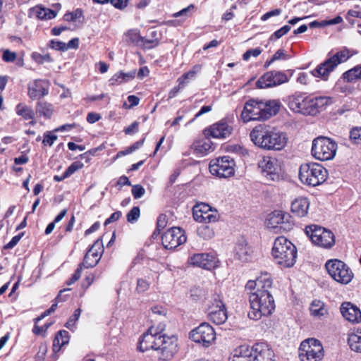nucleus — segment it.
<instances>
[{
  "label": "nucleus",
  "instance_id": "10",
  "mask_svg": "<svg viewBox=\"0 0 361 361\" xmlns=\"http://www.w3.org/2000/svg\"><path fill=\"white\" fill-rule=\"evenodd\" d=\"M349 50L344 48L329 58L312 71L315 77H322L326 80L329 73L331 72L339 63L347 61L350 58Z\"/></svg>",
  "mask_w": 361,
  "mask_h": 361
},
{
  "label": "nucleus",
  "instance_id": "15",
  "mask_svg": "<svg viewBox=\"0 0 361 361\" xmlns=\"http://www.w3.org/2000/svg\"><path fill=\"white\" fill-rule=\"evenodd\" d=\"M164 327L159 325L157 328L151 326L147 331L144 333L139 339L137 349L141 352L149 350H157L158 345V339L160 338Z\"/></svg>",
  "mask_w": 361,
  "mask_h": 361
},
{
  "label": "nucleus",
  "instance_id": "8",
  "mask_svg": "<svg viewBox=\"0 0 361 361\" xmlns=\"http://www.w3.org/2000/svg\"><path fill=\"white\" fill-rule=\"evenodd\" d=\"M323 357V347L318 340L308 338L301 343L299 348L301 361H320Z\"/></svg>",
  "mask_w": 361,
  "mask_h": 361
},
{
  "label": "nucleus",
  "instance_id": "11",
  "mask_svg": "<svg viewBox=\"0 0 361 361\" xmlns=\"http://www.w3.org/2000/svg\"><path fill=\"white\" fill-rule=\"evenodd\" d=\"M235 161L229 156L212 159L209 163V171L219 178H228L234 175Z\"/></svg>",
  "mask_w": 361,
  "mask_h": 361
},
{
  "label": "nucleus",
  "instance_id": "12",
  "mask_svg": "<svg viewBox=\"0 0 361 361\" xmlns=\"http://www.w3.org/2000/svg\"><path fill=\"white\" fill-rule=\"evenodd\" d=\"M156 350L160 354V360L166 361L172 359L178 350L177 336L174 335L169 336L161 333L160 338L158 339Z\"/></svg>",
  "mask_w": 361,
  "mask_h": 361
},
{
  "label": "nucleus",
  "instance_id": "58",
  "mask_svg": "<svg viewBox=\"0 0 361 361\" xmlns=\"http://www.w3.org/2000/svg\"><path fill=\"white\" fill-rule=\"evenodd\" d=\"M128 1L129 0H109V2L116 8L123 10L127 6Z\"/></svg>",
  "mask_w": 361,
  "mask_h": 361
},
{
  "label": "nucleus",
  "instance_id": "14",
  "mask_svg": "<svg viewBox=\"0 0 361 361\" xmlns=\"http://www.w3.org/2000/svg\"><path fill=\"white\" fill-rule=\"evenodd\" d=\"M190 338L192 341L207 348L214 343L216 334L212 326L202 323L190 331Z\"/></svg>",
  "mask_w": 361,
  "mask_h": 361
},
{
  "label": "nucleus",
  "instance_id": "6",
  "mask_svg": "<svg viewBox=\"0 0 361 361\" xmlns=\"http://www.w3.org/2000/svg\"><path fill=\"white\" fill-rule=\"evenodd\" d=\"M337 144L326 137H318L312 142V154L319 161L332 159L336 153Z\"/></svg>",
  "mask_w": 361,
  "mask_h": 361
},
{
  "label": "nucleus",
  "instance_id": "34",
  "mask_svg": "<svg viewBox=\"0 0 361 361\" xmlns=\"http://www.w3.org/2000/svg\"><path fill=\"white\" fill-rule=\"evenodd\" d=\"M16 114L22 116L25 120L34 119L35 112L33 109L23 103L18 104L16 107Z\"/></svg>",
  "mask_w": 361,
  "mask_h": 361
},
{
  "label": "nucleus",
  "instance_id": "52",
  "mask_svg": "<svg viewBox=\"0 0 361 361\" xmlns=\"http://www.w3.org/2000/svg\"><path fill=\"white\" fill-rule=\"evenodd\" d=\"M288 59L289 56L283 49H279L272 56V61H274L279 60H287Z\"/></svg>",
  "mask_w": 361,
  "mask_h": 361
},
{
  "label": "nucleus",
  "instance_id": "16",
  "mask_svg": "<svg viewBox=\"0 0 361 361\" xmlns=\"http://www.w3.org/2000/svg\"><path fill=\"white\" fill-rule=\"evenodd\" d=\"M288 75L283 71H271L264 73L256 82L257 88L263 89L279 86L288 82Z\"/></svg>",
  "mask_w": 361,
  "mask_h": 361
},
{
  "label": "nucleus",
  "instance_id": "35",
  "mask_svg": "<svg viewBox=\"0 0 361 361\" xmlns=\"http://www.w3.org/2000/svg\"><path fill=\"white\" fill-rule=\"evenodd\" d=\"M54 111L53 105L46 102H39L36 106V112L47 118H51Z\"/></svg>",
  "mask_w": 361,
  "mask_h": 361
},
{
  "label": "nucleus",
  "instance_id": "1",
  "mask_svg": "<svg viewBox=\"0 0 361 361\" xmlns=\"http://www.w3.org/2000/svg\"><path fill=\"white\" fill-rule=\"evenodd\" d=\"M250 137L256 146L267 150L280 151L286 147L288 141L286 134L274 131L265 125L254 128Z\"/></svg>",
  "mask_w": 361,
  "mask_h": 361
},
{
  "label": "nucleus",
  "instance_id": "13",
  "mask_svg": "<svg viewBox=\"0 0 361 361\" xmlns=\"http://www.w3.org/2000/svg\"><path fill=\"white\" fill-rule=\"evenodd\" d=\"M266 354H271L269 349L265 344L259 343L256 344L252 350L247 348H241L239 354L235 353L230 361H260Z\"/></svg>",
  "mask_w": 361,
  "mask_h": 361
},
{
  "label": "nucleus",
  "instance_id": "23",
  "mask_svg": "<svg viewBox=\"0 0 361 361\" xmlns=\"http://www.w3.org/2000/svg\"><path fill=\"white\" fill-rule=\"evenodd\" d=\"M231 132L232 128L224 121L214 123L204 130L205 135H211L214 138H226L231 134Z\"/></svg>",
  "mask_w": 361,
  "mask_h": 361
},
{
  "label": "nucleus",
  "instance_id": "26",
  "mask_svg": "<svg viewBox=\"0 0 361 361\" xmlns=\"http://www.w3.org/2000/svg\"><path fill=\"white\" fill-rule=\"evenodd\" d=\"M97 247H98L99 249H101V247H102V241L99 239H97L94 242L84 257L83 262L81 264L85 268H92L98 264L100 256L98 251L94 249Z\"/></svg>",
  "mask_w": 361,
  "mask_h": 361
},
{
  "label": "nucleus",
  "instance_id": "62",
  "mask_svg": "<svg viewBox=\"0 0 361 361\" xmlns=\"http://www.w3.org/2000/svg\"><path fill=\"white\" fill-rule=\"evenodd\" d=\"M121 216V212L118 211L116 212H114L109 218H108L105 222L104 225H108L112 222L116 221L119 219V218Z\"/></svg>",
  "mask_w": 361,
  "mask_h": 361
},
{
  "label": "nucleus",
  "instance_id": "55",
  "mask_svg": "<svg viewBox=\"0 0 361 361\" xmlns=\"http://www.w3.org/2000/svg\"><path fill=\"white\" fill-rule=\"evenodd\" d=\"M159 42L158 38L147 39L144 37V40H142L141 42V45H143L149 49L156 47L159 45Z\"/></svg>",
  "mask_w": 361,
  "mask_h": 361
},
{
  "label": "nucleus",
  "instance_id": "38",
  "mask_svg": "<svg viewBox=\"0 0 361 361\" xmlns=\"http://www.w3.org/2000/svg\"><path fill=\"white\" fill-rule=\"evenodd\" d=\"M288 106L292 111L303 114L304 106H305V99L294 97L289 101Z\"/></svg>",
  "mask_w": 361,
  "mask_h": 361
},
{
  "label": "nucleus",
  "instance_id": "39",
  "mask_svg": "<svg viewBox=\"0 0 361 361\" xmlns=\"http://www.w3.org/2000/svg\"><path fill=\"white\" fill-rule=\"evenodd\" d=\"M312 101L317 114L321 109L331 104L332 102V98L329 97H318L312 98Z\"/></svg>",
  "mask_w": 361,
  "mask_h": 361
},
{
  "label": "nucleus",
  "instance_id": "28",
  "mask_svg": "<svg viewBox=\"0 0 361 361\" xmlns=\"http://www.w3.org/2000/svg\"><path fill=\"white\" fill-rule=\"evenodd\" d=\"M310 202L307 198L300 197L296 198L291 204V211L299 217L305 216L307 214Z\"/></svg>",
  "mask_w": 361,
  "mask_h": 361
},
{
  "label": "nucleus",
  "instance_id": "2",
  "mask_svg": "<svg viewBox=\"0 0 361 361\" xmlns=\"http://www.w3.org/2000/svg\"><path fill=\"white\" fill-rule=\"evenodd\" d=\"M279 110V104L275 100L263 102L250 99L244 106L241 117L245 122L255 120H267L276 115Z\"/></svg>",
  "mask_w": 361,
  "mask_h": 361
},
{
  "label": "nucleus",
  "instance_id": "51",
  "mask_svg": "<svg viewBox=\"0 0 361 361\" xmlns=\"http://www.w3.org/2000/svg\"><path fill=\"white\" fill-rule=\"evenodd\" d=\"M145 193V188L140 185H135L132 188V194L135 199L142 197Z\"/></svg>",
  "mask_w": 361,
  "mask_h": 361
},
{
  "label": "nucleus",
  "instance_id": "9",
  "mask_svg": "<svg viewBox=\"0 0 361 361\" xmlns=\"http://www.w3.org/2000/svg\"><path fill=\"white\" fill-rule=\"evenodd\" d=\"M325 267L329 275L338 283L348 284L353 278L352 271L341 260L330 259L326 262Z\"/></svg>",
  "mask_w": 361,
  "mask_h": 361
},
{
  "label": "nucleus",
  "instance_id": "41",
  "mask_svg": "<svg viewBox=\"0 0 361 361\" xmlns=\"http://www.w3.org/2000/svg\"><path fill=\"white\" fill-rule=\"evenodd\" d=\"M127 40L137 45H141L142 40L144 37H141L139 32L136 30H130L126 33Z\"/></svg>",
  "mask_w": 361,
  "mask_h": 361
},
{
  "label": "nucleus",
  "instance_id": "20",
  "mask_svg": "<svg viewBox=\"0 0 361 361\" xmlns=\"http://www.w3.org/2000/svg\"><path fill=\"white\" fill-rule=\"evenodd\" d=\"M258 166L267 180L275 181L279 179V166L275 158L265 157L259 161Z\"/></svg>",
  "mask_w": 361,
  "mask_h": 361
},
{
  "label": "nucleus",
  "instance_id": "32",
  "mask_svg": "<svg viewBox=\"0 0 361 361\" xmlns=\"http://www.w3.org/2000/svg\"><path fill=\"white\" fill-rule=\"evenodd\" d=\"M68 332L66 330H60L56 335L53 342V350L58 352L61 348L68 343Z\"/></svg>",
  "mask_w": 361,
  "mask_h": 361
},
{
  "label": "nucleus",
  "instance_id": "22",
  "mask_svg": "<svg viewBox=\"0 0 361 361\" xmlns=\"http://www.w3.org/2000/svg\"><path fill=\"white\" fill-rule=\"evenodd\" d=\"M272 288V281L270 276L267 274H263L256 280H250L247 281L245 289L250 292L260 290L266 291L267 293H271L270 289Z\"/></svg>",
  "mask_w": 361,
  "mask_h": 361
},
{
  "label": "nucleus",
  "instance_id": "37",
  "mask_svg": "<svg viewBox=\"0 0 361 361\" xmlns=\"http://www.w3.org/2000/svg\"><path fill=\"white\" fill-rule=\"evenodd\" d=\"M348 344L352 350L361 353V331H357L350 335Z\"/></svg>",
  "mask_w": 361,
  "mask_h": 361
},
{
  "label": "nucleus",
  "instance_id": "49",
  "mask_svg": "<svg viewBox=\"0 0 361 361\" xmlns=\"http://www.w3.org/2000/svg\"><path fill=\"white\" fill-rule=\"evenodd\" d=\"M291 29V27L290 25H286L283 26L279 30H276L273 33V35L270 37V40H272L273 38L275 39H279L283 35H285L286 33H288Z\"/></svg>",
  "mask_w": 361,
  "mask_h": 361
},
{
  "label": "nucleus",
  "instance_id": "17",
  "mask_svg": "<svg viewBox=\"0 0 361 361\" xmlns=\"http://www.w3.org/2000/svg\"><path fill=\"white\" fill-rule=\"evenodd\" d=\"M185 231L180 227H173L167 230L161 236L162 245L166 249L172 250L186 241Z\"/></svg>",
  "mask_w": 361,
  "mask_h": 361
},
{
  "label": "nucleus",
  "instance_id": "42",
  "mask_svg": "<svg viewBox=\"0 0 361 361\" xmlns=\"http://www.w3.org/2000/svg\"><path fill=\"white\" fill-rule=\"evenodd\" d=\"M343 75L344 78L347 79L348 81L361 79V66H355V68L346 71Z\"/></svg>",
  "mask_w": 361,
  "mask_h": 361
},
{
  "label": "nucleus",
  "instance_id": "61",
  "mask_svg": "<svg viewBox=\"0 0 361 361\" xmlns=\"http://www.w3.org/2000/svg\"><path fill=\"white\" fill-rule=\"evenodd\" d=\"M56 139H57V136L55 135L46 134L44 135V138L42 142L44 145H48L49 146H51L53 145L54 142Z\"/></svg>",
  "mask_w": 361,
  "mask_h": 361
},
{
  "label": "nucleus",
  "instance_id": "40",
  "mask_svg": "<svg viewBox=\"0 0 361 361\" xmlns=\"http://www.w3.org/2000/svg\"><path fill=\"white\" fill-rule=\"evenodd\" d=\"M197 232L198 235L204 240H209L214 235L213 228L208 225L200 226L198 227Z\"/></svg>",
  "mask_w": 361,
  "mask_h": 361
},
{
  "label": "nucleus",
  "instance_id": "36",
  "mask_svg": "<svg viewBox=\"0 0 361 361\" xmlns=\"http://www.w3.org/2000/svg\"><path fill=\"white\" fill-rule=\"evenodd\" d=\"M286 216H287L283 212L275 211L270 214L267 224L269 226L273 228L277 227L278 225L284 223Z\"/></svg>",
  "mask_w": 361,
  "mask_h": 361
},
{
  "label": "nucleus",
  "instance_id": "43",
  "mask_svg": "<svg viewBox=\"0 0 361 361\" xmlns=\"http://www.w3.org/2000/svg\"><path fill=\"white\" fill-rule=\"evenodd\" d=\"M168 223V219L166 215L165 214H160L157 221V228L155 231L154 232L153 235L159 234L161 231V230L164 229Z\"/></svg>",
  "mask_w": 361,
  "mask_h": 361
},
{
  "label": "nucleus",
  "instance_id": "64",
  "mask_svg": "<svg viewBox=\"0 0 361 361\" xmlns=\"http://www.w3.org/2000/svg\"><path fill=\"white\" fill-rule=\"evenodd\" d=\"M99 114L94 112H90L87 116V121L90 123H94L100 119Z\"/></svg>",
  "mask_w": 361,
  "mask_h": 361
},
{
  "label": "nucleus",
  "instance_id": "29",
  "mask_svg": "<svg viewBox=\"0 0 361 361\" xmlns=\"http://www.w3.org/2000/svg\"><path fill=\"white\" fill-rule=\"evenodd\" d=\"M192 148L197 155L201 157L214 150L212 142L207 138L195 142Z\"/></svg>",
  "mask_w": 361,
  "mask_h": 361
},
{
  "label": "nucleus",
  "instance_id": "27",
  "mask_svg": "<svg viewBox=\"0 0 361 361\" xmlns=\"http://www.w3.org/2000/svg\"><path fill=\"white\" fill-rule=\"evenodd\" d=\"M252 250L244 239L238 240L234 250L235 258L243 262H248L251 258Z\"/></svg>",
  "mask_w": 361,
  "mask_h": 361
},
{
  "label": "nucleus",
  "instance_id": "60",
  "mask_svg": "<svg viewBox=\"0 0 361 361\" xmlns=\"http://www.w3.org/2000/svg\"><path fill=\"white\" fill-rule=\"evenodd\" d=\"M281 13V10L279 8H276V9L270 11L266 13L265 14H264L261 17V20L263 21H265L272 16H276L280 15Z\"/></svg>",
  "mask_w": 361,
  "mask_h": 361
},
{
  "label": "nucleus",
  "instance_id": "19",
  "mask_svg": "<svg viewBox=\"0 0 361 361\" xmlns=\"http://www.w3.org/2000/svg\"><path fill=\"white\" fill-rule=\"evenodd\" d=\"M219 260L214 255L209 253L194 254L188 259L191 265L211 270L218 267Z\"/></svg>",
  "mask_w": 361,
  "mask_h": 361
},
{
  "label": "nucleus",
  "instance_id": "5",
  "mask_svg": "<svg viewBox=\"0 0 361 361\" xmlns=\"http://www.w3.org/2000/svg\"><path fill=\"white\" fill-rule=\"evenodd\" d=\"M327 177V170L318 163H305L302 164L299 169L300 181L308 186L319 185L326 180Z\"/></svg>",
  "mask_w": 361,
  "mask_h": 361
},
{
  "label": "nucleus",
  "instance_id": "56",
  "mask_svg": "<svg viewBox=\"0 0 361 361\" xmlns=\"http://www.w3.org/2000/svg\"><path fill=\"white\" fill-rule=\"evenodd\" d=\"M23 235H24V233H21L13 237L11 240L8 243H7L6 245H4V249L8 250V249H11L13 247H15L18 243V242L20 241L21 238L23 236Z\"/></svg>",
  "mask_w": 361,
  "mask_h": 361
},
{
  "label": "nucleus",
  "instance_id": "50",
  "mask_svg": "<svg viewBox=\"0 0 361 361\" xmlns=\"http://www.w3.org/2000/svg\"><path fill=\"white\" fill-rule=\"evenodd\" d=\"M32 58L38 63H43L44 62H51L52 61L49 54L42 55L38 53H33Z\"/></svg>",
  "mask_w": 361,
  "mask_h": 361
},
{
  "label": "nucleus",
  "instance_id": "45",
  "mask_svg": "<svg viewBox=\"0 0 361 361\" xmlns=\"http://www.w3.org/2000/svg\"><path fill=\"white\" fill-rule=\"evenodd\" d=\"M84 166V164L79 161H74L72 163L65 171V176H71L77 171L81 169Z\"/></svg>",
  "mask_w": 361,
  "mask_h": 361
},
{
  "label": "nucleus",
  "instance_id": "46",
  "mask_svg": "<svg viewBox=\"0 0 361 361\" xmlns=\"http://www.w3.org/2000/svg\"><path fill=\"white\" fill-rule=\"evenodd\" d=\"M350 138L355 144H361V127L354 128L350 133Z\"/></svg>",
  "mask_w": 361,
  "mask_h": 361
},
{
  "label": "nucleus",
  "instance_id": "57",
  "mask_svg": "<svg viewBox=\"0 0 361 361\" xmlns=\"http://www.w3.org/2000/svg\"><path fill=\"white\" fill-rule=\"evenodd\" d=\"M2 59L4 61L13 62L16 59V54L15 52L11 51L8 49H6L3 53Z\"/></svg>",
  "mask_w": 361,
  "mask_h": 361
},
{
  "label": "nucleus",
  "instance_id": "63",
  "mask_svg": "<svg viewBox=\"0 0 361 361\" xmlns=\"http://www.w3.org/2000/svg\"><path fill=\"white\" fill-rule=\"evenodd\" d=\"M194 8V6L192 4L189 5L188 7L182 9L181 11L173 14V16L177 18L179 16H188V13L190 12Z\"/></svg>",
  "mask_w": 361,
  "mask_h": 361
},
{
  "label": "nucleus",
  "instance_id": "31",
  "mask_svg": "<svg viewBox=\"0 0 361 361\" xmlns=\"http://www.w3.org/2000/svg\"><path fill=\"white\" fill-rule=\"evenodd\" d=\"M311 314L314 317L321 319L328 315V310L324 303L319 300H314L310 308Z\"/></svg>",
  "mask_w": 361,
  "mask_h": 361
},
{
  "label": "nucleus",
  "instance_id": "30",
  "mask_svg": "<svg viewBox=\"0 0 361 361\" xmlns=\"http://www.w3.org/2000/svg\"><path fill=\"white\" fill-rule=\"evenodd\" d=\"M31 14L36 16V17L40 20H49L56 17V13L45 7L41 6H37L30 9Z\"/></svg>",
  "mask_w": 361,
  "mask_h": 361
},
{
  "label": "nucleus",
  "instance_id": "21",
  "mask_svg": "<svg viewBox=\"0 0 361 361\" xmlns=\"http://www.w3.org/2000/svg\"><path fill=\"white\" fill-rule=\"evenodd\" d=\"M193 217L196 221L211 223L218 220L217 212L213 211L211 207L202 203L193 207Z\"/></svg>",
  "mask_w": 361,
  "mask_h": 361
},
{
  "label": "nucleus",
  "instance_id": "3",
  "mask_svg": "<svg viewBox=\"0 0 361 361\" xmlns=\"http://www.w3.org/2000/svg\"><path fill=\"white\" fill-rule=\"evenodd\" d=\"M250 310L248 317L259 320L263 316L270 315L275 309V302L271 293L266 291L248 292Z\"/></svg>",
  "mask_w": 361,
  "mask_h": 361
},
{
  "label": "nucleus",
  "instance_id": "24",
  "mask_svg": "<svg viewBox=\"0 0 361 361\" xmlns=\"http://www.w3.org/2000/svg\"><path fill=\"white\" fill-rule=\"evenodd\" d=\"M48 94V84L42 80H35L27 85V94L32 100L39 99Z\"/></svg>",
  "mask_w": 361,
  "mask_h": 361
},
{
  "label": "nucleus",
  "instance_id": "7",
  "mask_svg": "<svg viewBox=\"0 0 361 361\" xmlns=\"http://www.w3.org/2000/svg\"><path fill=\"white\" fill-rule=\"evenodd\" d=\"M305 231L312 243L319 247L330 248L335 244L334 233L323 227L311 225L306 226Z\"/></svg>",
  "mask_w": 361,
  "mask_h": 361
},
{
  "label": "nucleus",
  "instance_id": "47",
  "mask_svg": "<svg viewBox=\"0 0 361 361\" xmlns=\"http://www.w3.org/2000/svg\"><path fill=\"white\" fill-rule=\"evenodd\" d=\"M140 211L138 207H134L127 214V221L130 223L136 221L140 217Z\"/></svg>",
  "mask_w": 361,
  "mask_h": 361
},
{
  "label": "nucleus",
  "instance_id": "53",
  "mask_svg": "<svg viewBox=\"0 0 361 361\" xmlns=\"http://www.w3.org/2000/svg\"><path fill=\"white\" fill-rule=\"evenodd\" d=\"M49 47L56 50H59V51L67 50V47H66V43H64L63 42H60V41H56L54 39H52L49 42Z\"/></svg>",
  "mask_w": 361,
  "mask_h": 361
},
{
  "label": "nucleus",
  "instance_id": "48",
  "mask_svg": "<svg viewBox=\"0 0 361 361\" xmlns=\"http://www.w3.org/2000/svg\"><path fill=\"white\" fill-rule=\"evenodd\" d=\"M305 110L303 111L304 115H314L316 114L315 109L313 106L312 98H305Z\"/></svg>",
  "mask_w": 361,
  "mask_h": 361
},
{
  "label": "nucleus",
  "instance_id": "33",
  "mask_svg": "<svg viewBox=\"0 0 361 361\" xmlns=\"http://www.w3.org/2000/svg\"><path fill=\"white\" fill-rule=\"evenodd\" d=\"M136 71H132L129 73H123L122 71L115 74L109 80L111 85H115L121 83L123 81H128L135 76Z\"/></svg>",
  "mask_w": 361,
  "mask_h": 361
},
{
  "label": "nucleus",
  "instance_id": "54",
  "mask_svg": "<svg viewBox=\"0 0 361 361\" xmlns=\"http://www.w3.org/2000/svg\"><path fill=\"white\" fill-rule=\"evenodd\" d=\"M149 283L145 279H139L137 281L136 290L138 293H144L148 290Z\"/></svg>",
  "mask_w": 361,
  "mask_h": 361
},
{
  "label": "nucleus",
  "instance_id": "18",
  "mask_svg": "<svg viewBox=\"0 0 361 361\" xmlns=\"http://www.w3.org/2000/svg\"><path fill=\"white\" fill-rule=\"evenodd\" d=\"M208 317L217 325L222 324L226 321L227 311L220 295L214 296L213 302L208 308Z\"/></svg>",
  "mask_w": 361,
  "mask_h": 361
},
{
  "label": "nucleus",
  "instance_id": "59",
  "mask_svg": "<svg viewBox=\"0 0 361 361\" xmlns=\"http://www.w3.org/2000/svg\"><path fill=\"white\" fill-rule=\"evenodd\" d=\"M139 123L137 121L133 122L131 125L124 129L126 135H130L138 131Z\"/></svg>",
  "mask_w": 361,
  "mask_h": 361
},
{
  "label": "nucleus",
  "instance_id": "44",
  "mask_svg": "<svg viewBox=\"0 0 361 361\" xmlns=\"http://www.w3.org/2000/svg\"><path fill=\"white\" fill-rule=\"evenodd\" d=\"M82 16V11L80 8L75 10L73 12L66 13L63 16V19L68 22H73Z\"/></svg>",
  "mask_w": 361,
  "mask_h": 361
},
{
  "label": "nucleus",
  "instance_id": "25",
  "mask_svg": "<svg viewBox=\"0 0 361 361\" xmlns=\"http://www.w3.org/2000/svg\"><path fill=\"white\" fill-rule=\"evenodd\" d=\"M340 310L343 317L350 322L359 323L361 322V311L351 302H343Z\"/></svg>",
  "mask_w": 361,
  "mask_h": 361
},
{
  "label": "nucleus",
  "instance_id": "4",
  "mask_svg": "<svg viewBox=\"0 0 361 361\" xmlns=\"http://www.w3.org/2000/svg\"><path fill=\"white\" fill-rule=\"evenodd\" d=\"M276 262L283 268L293 267L297 257L296 247L284 236L276 238L272 248Z\"/></svg>",
  "mask_w": 361,
  "mask_h": 361
}]
</instances>
